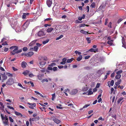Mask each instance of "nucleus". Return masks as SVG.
I'll return each instance as SVG.
<instances>
[{
  "label": "nucleus",
  "instance_id": "nucleus-51",
  "mask_svg": "<svg viewBox=\"0 0 126 126\" xmlns=\"http://www.w3.org/2000/svg\"><path fill=\"white\" fill-rule=\"evenodd\" d=\"M47 69L50 70H53V68L51 67H48L47 68Z\"/></svg>",
  "mask_w": 126,
  "mask_h": 126
},
{
  "label": "nucleus",
  "instance_id": "nucleus-29",
  "mask_svg": "<svg viewBox=\"0 0 126 126\" xmlns=\"http://www.w3.org/2000/svg\"><path fill=\"white\" fill-rule=\"evenodd\" d=\"M95 3L94 2H93L91 5V7L92 8H95Z\"/></svg>",
  "mask_w": 126,
  "mask_h": 126
},
{
  "label": "nucleus",
  "instance_id": "nucleus-39",
  "mask_svg": "<svg viewBox=\"0 0 126 126\" xmlns=\"http://www.w3.org/2000/svg\"><path fill=\"white\" fill-rule=\"evenodd\" d=\"M28 48L27 47H25L23 48V50L24 51H26L28 50Z\"/></svg>",
  "mask_w": 126,
  "mask_h": 126
},
{
  "label": "nucleus",
  "instance_id": "nucleus-15",
  "mask_svg": "<svg viewBox=\"0 0 126 126\" xmlns=\"http://www.w3.org/2000/svg\"><path fill=\"white\" fill-rule=\"evenodd\" d=\"M67 60L66 58H64L62 60V62H60V64H61L63 65L65 64L66 63V62Z\"/></svg>",
  "mask_w": 126,
  "mask_h": 126
},
{
  "label": "nucleus",
  "instance_id": "nucleus-12",
  "mask_svg": "<svg viewBox=\"0 0 126 126\" xmlns=\"http://www.w3.org/2000/svg\"><path fill=\"white\" fill-rule=\"evenodd\" d=\"M90 105L89 104H87L84 106L82 108H81L79 109V110L80 111L83 110V111H84L85 110V108H87Z\"/></svg>",
  "mask_w": 126,
  "mask_h": 126
},
{
  "label": "nucleus",
  "instance_id": "nucleus-60",
  "mask_svg": "<svg viewBox=\"0 0 126 126\" xmlns=\"http://www.w3.org/2000/svg\"><path fill=\"white\" fill-rule=\"evenodd\" d=\"M100 83H97L96 84V88H98L100 86Z\"/></svg>",
  "mask_w": 126,
  "mask_h": 126
},
{
  "label": "nucleus",
  "instance_id": "nucleus-24",
  "mask_svg": "<svg viewBox=\"0 0 126 126\" xmlns=\"http://www.w3.org/2000/svg\"><path fill=\"white\" fill-rule=\"evenodd\" d=\"M31 20H28L24 24V26H25V25H26V26H28L29 24L30 23V22L31 21Z\"/></svg>",
  "mask_w": 126,
  "mask_h": 126
},
{
  "label": "nucleus",
  "instance_id": "nucleus-5",
  "mask_svg": "<svg viewBox=\"0 0 126 126\" xmlns=\"http://www.w3.org/2000/svg\"><path fill=\"white\" fill-rule=\"evenodd\" d=\"M33 54V52L31 51L29 52L28 53L22 54V55L24 54L25 56L27 57H31Z\"/></svg>",
  "mask_w": 126,
  "mask_h": 126
},
{
  "label": "nucleus",
  "instance_id": "nucleus-26",
  "mask_svg": "<svg viewBox=\"0 0 126 126\" xmlns=\"http://www.w3.org/2000/svg\"><path fill=\"white\" fill-rule=\"evenodd\" d=\"M121 77V75L120 74H117V75L115 76V78L117 79H119Z\"/></svg>",
  "mask_w": 126,
  "mask_h": 126
},
{
  "label": "nucleus",
  "instance_id": "nucleus-37",
  "mask_svg": "<svg viewBox=\"0 0 126 126\" xmlns=\"http://www.w3.org/2000/svg\"><path fill=\"white\" fill-rule=\"evenodd\" d=\"M74 52L76 54H78L79 55H80L81 54L80 52H79L77 50L75 51Z\"/></svg>",
  "mask_w": 126,
  "mask_h": 126
},
{
  "label": "nucleus",
  "instance_id": "nucleus-47",
  "mask_svg": "<svg viewBox=\"0 0 126 126\" xmlns=\"http://www.w3.org/2000/svg\"><path fill=\"white\" fill-rule=\"evenodd\" d=\"M36 119H37V120H38L39 119V118L35 117L34 118H33L32 119V121H36Z\"/></svg>",
  "mask_w": 126,
  "mask_h": 126
},
{
  "label": "nucleus",
  "instance_id": "nucleus-53",
  "mask_svg": "<svg viewBox=\"0 0 126 126\" xmlns=\"http://www.w3.org/2000/svg\"><path fill=\"white\" fill-rule=\"evenodd\" d=\"M43 76L42 75H41L40 76H38V79L39 80H41L42 78V77H43Z\"/></svg>",
  "mask_w": 126,
  "mask_h": 126
},
{
  "label": "nucleus",
  "instance_id": "nucleus-45",
  "mask_svg": "<svg viewBox=\"0 0 126 126\" xmlns=\"http://www.w3.org/2000/svg\"><path fill=\"white\" fill-rule=\"evenodd\" d=\"M9 119L10 121L11 122H14V120L11 117H9Z\"/></svg>",
  "mask_w": 126,
  "mask_h": 126
},
{
  "label": "nucleus",
  "instance_id": "nucleus-7",
  "mask_svg": "<svg viewBox=\"0 0 126 126\" xmlns=\"http://www.w3.org/2000/svg\"><path fill=\"white\" fill-rule=\"evenodd\" d=\"M27 104L31 106H29V107L30 108L32 109H33V107H35L36 106V104L34 103L32 104L28 102L27 103Z\"/></svg>",
  "mask_w": 126,
  "mask_h": 126
},
{
  "label": "nucleus",
  "instance_id": "nucleus-34",
  "mask_svg": "<svg viewBox=\"0 0 126 126\" xmlns=\"http://www.w3.org/2000/svg\"><path fill=\"white\" fill-rule=\"evenodd\" d=\"M90 38L87 37L86 38V40L87 41L88 43H91V40H90Z\"/></svg>",
  "mask_w": 126,
  "mask_h": 126
},
{
  "label": "nucleus",
  "instance_id": "nucleus-8",
  "mask_svg": "<svg viewBox=\"0 0 126 126\" xmlns=\"http://www.w3.org/2000/svg\"><path fill=\"white\" fill-rule=\"evenodd\" d=\"M38 35L41 37L45 35L44 32L43 31H40L38 32L37 34Z\"/></svg>",
  "mask_w": 126,
  "mask_h": 126
},
{
  "label": "nucleus",
  "instance_id": "nucleus-2",
  "mask_svg": "<svg viewBox=\"0 0 126 126\" xmlns=\"http://www.w3.org/2000/svg\"><path fill=\"white\" fill-rule=\"evenodd\" d=\"M14 82L13 79L12 78H10L8 79L7 81L6 82V84L7 85H11Z\"/></svg>",
  "mask_w": 126,
  "mask_h": 126
},
{
  "label": "nucleus",
  "instance_id": "nucleus-14",
  "mask_svg": "<svg viewBox=\"0 0 126 126\" xmlns=\"http://www.w3.org/2000/svg\"><path fill=\"white\" fill-rule=\"evenodd\" d=\"M122 42L123 44L122 47L126 48V44L124 41V38H123L122 39Z\"/></svg>",
  "mask_w": 126,
  "mask_h": 126
},
{
  "label": "nucleus",
  "instance_id": "nucleus-27",
  "mask_svg": "<svg viewBox=\"0 0 126 126\" xmlns=\"http://www.w3.org/2000/svg\"><path fill=\"white\" fill-rule=\"evenodd\" d=\"M121 82V80H118L117 82L115 83V84L116 85L118 86V85L120 84Z\"/></svg>",
  "mask_w": 126,
  "mask_h": 126
},
{
  "label": "nucleus",
  "instance_id": "nucleus-18",
  "mask_svg": "<svg viewBox=\"0 0 126 126\" xmlns=\"http://www.w3.org/2000/svg\"><path fill=\"white\" fill-rule=\"evenodd\" d=\"M54 29V28H50L47 29V32H51Z\"/></svg>",
  "mask_w": 126,
  "mask_h": 126
},
{
  "label": "nucleus",
  "instance_id": "nucleus-61",
  "mask_svg": "<svg viewBox=\"0 0 126 126\" xmlns=\"http://www.w3.org/2000/svg\"><path fill=\"white\" fill-rule=\"evenodd\" d=\"M1 117L2 120H3V119L5 118V117H4L2 114L1 113Z\"/></svg>",
  "mask_w": 126,
  "mask_h": 126
},
{
  "label": "nucleus",
  "instance_id": "nucleus-56",
  "mask_svg": "<svg viewBox=\"0 0 126 126\" xmlns=\"http://www.w3.org/2000/svg\"><path fill=\"white\" fill-rule=\"evenodd\" d=\"M2 45H8V44L7 43L6 41L4 43H3Z\"/></svg>",
  "mask_w": 126,
  "mask_h": 126
},
{
  "label": "nucleus",
  "instance_id": "nucleus-36",
  "mask_svg": "<svg viewBox=\"0 0 126 126\" xmlns=\"http://www.w3.org/2000/svg\"><path fill=\"white\" fill-rule=\"evenodd\" d=\"M45 81L47 82L48 81V80L47 79H43L41 81V82L42 83H43Z\"/></svg>",
  "mask_w": 126,
  "mask_h": 126
},
{
  "label": "nucleus",
  "instance_id": "nucleus-23",
  "mask_svg": "<svg viewBox=\"0 0 126 126\" xmlns=\"http://www.w3.org/2000/svg\"><path fill=\"white\" fill-rule=\"evenodd\" d=\"M82 58V56L81 55H80L79 57L76 59V60L78 61H80Z\"/></svg>",
  "mask_w": 126,
  "mask_h": 126
},
{
  "label": "nucleus",
  "instance_id": "nucleus-44",
  "mask_svg": "<svg viewBox=\"0 0 126 126\" xmlns=\"http://www.w3.org/2000/svg\"><path fill=\"white\" fill-rule=\"evenodd\" d=\"M16 46H13L11 47L10 48L11 49H14L15 48H16Z\"/></svg>",
  "mask_w": 126,
  "mask_h": 126
},
{
  "label": "nucleus",
  "instance_id": "nucleus-28",
  "mask_svg": "<svg viewBox=\"0 0 126 126\" xmlns=\"http://www.w3.org/2000/svg\"><path fill=\"white\" fill-rule=\"evenodd\" d=\"M124 98L123 97H120L117 101L118 104L121 101L124 99Z\"/></svg>",
  "mask_w": 126,
  "mask_h": 126
},
{
  "label": "nucleus",
  "instance_id": "nucleus-22",
  "mask_svg": "<svg viewBox=\"0 0 126 126\" xmlns=\"http://www.w3.org/2000/svg\"><path fill=\"white\" fill-rule=\"evenodd\" d=\"M113 41L112 40H110L108 41L107 43L108 44L111 45H112L113 44Z\"/></svg>",
  "mask_w": 126,
  "mask_h": 126
},
{
  "label": "nucleus",
  "instance_id": "nucleus-4",
  "mask_svg": "<svg viewBox=\"0 0 126 126\" xmlns=\"http://www.w3.org/2000/svg\"><path fill=\"white\" fill-rule=\"evenodd\" d=\"M18 47H16L15 48L13 51H12L11 52V54L12 55H14L16 53H18L17 50L18 49Z\"/></svg>",
  "mask_w": 126,
  "mask_h": 126
},
{
  "label": "nucleus",
  "instance_id": "nucleus-58",
  "mask_svg": "<svg viewBox=\"0 0 126 126\" xmlns=\"http://www.w3.org/2000/svg\"><path fill=\"white\" fill-rule=\"evenodd\" d=\"M90 57V56L89 55H88L87 56H86L85 57V59H88Z\"/></svg>",
  "mask_w": 126,
  "mask_h": 126
},
{
  "label": "nucleus",
  "instance_id": "nucleus-33",
  "mask_svg": "<svg viewBox=\"0 0 126 126\" xmlns=\"http://www.w3.org/2000/svg\"><path fill=\"white\" fill-rule=\"evenodd\" d=\"M63 37V36L62 35H60L59 37H57L56 39V40H58L59 39H61Z\"/></svg>",
  "mask_w": 126,
  "mask_h": 126
},
{
  "label": "nucleus",
  "instance_id": "nucleus-10",
  "mask_svg": "<svg viewBox=\"0 0 126 126\" xmlns=\"http://www.w3.org/2000/svg\"><path fill=\"white\" fill-rule=\"evenodd\" d=\"M108 84L109 87H110V86H112L113 85L114 83V81L113 80H112L110 82V81H108Z\"/></svg>",
  "mask_w": 126,
  "mask_h": 126
},
{
  "label": "nucleus",
  "instance_id": "nucleus-63",
  "mask_svg": "<svg viewBox=\"0 0 126 126\" xmlns=\"http://www.w3.org/2000/svg\"><path fill=\"white\" fill-rule=\"evenodd\" d=\"M36 45L38 47H40L42 45V44H40L39 43H37Z\"/></svg>",
  "mask_w": 126,
  "mask_h": 126
},
{
  "label": "nucleus",
  "instance_id": "nucleus-30",
  "mask_svg": "<svg viewBox=\"0 0 126 126\" xmlns=\"http://www.w3.org/2000/svg\"><path fill=\"white\" fill-rule=\"evenodd\" d=\"M52 101H54V99L55 97V93H54L52 95Z\"/></svg>",
  "mask_w": 126,
  "mask_h": 126
},
{
  "label": "nucleus",
  "instance_id": "nucleus-57",
  "mask_svg": "<svg viewBox=\"0 0 126 126\" xmlns=\"http://www.w3.org/2000/svg\"><path fill=\"white\" fill-rule=\"evenodd\" d=\"M86 9L87 10V12H89V6H87L86 7Z\"/></svg>",
  "mask_w": 126,
  "mask_h": 126
},
{
  "label": "nucleus",
  "instance_id": "nucleus-3",
  "mask_svg": "<svg viewBox=\"0 0 126 126\" xmlns=\"http://www.w3.org/2000/svg\"><path fill=\"white\" fill-rule=\"evenodd\" d=\"M3 123L5 125H8V118L7 116L5 115V118L3 119Z\"/></svg>",
  "mask_w": 126,
  "mask_h": 126
},
{
  "label": "nucleus",
  "instance_id": "nucleus-31",
  "mask_svg": "<svg viewBox=\"0 0 126 126\" xmlns=\"http://www.w3.org/2000/svg\"><path fill=\"white\" fill-rule=\"evenodd\" d=\"M49 41V40L47 39L45 41H44L43 42V44H45L47 43Z\"/></svg>",
  "mask_w": 126,
  "mask_h": 126
},
{
  "label": "nucleus",
  "instance_id": "nucleus-59",
  "mask_svg": "<svg viewBox=\"0 0 126 126\" xmlns=\"http://www.w3.org/2000/svg\"><path fill=\"white\" fill-rule=\"evenodd\" d=\"M8 50V48H6V47H5L4 48V51L5 52H7Z\"/></svg>",
  "mask_w": 126,
  "mask_h": 126
},
{
  "label": "nucleus",
  "instance_id": "nucleus-40",
  "mask_svg": "<svg viewBox=\"0 0 126 126\" xmlns=\"http://www.w3.org/2000/svg\"><path fill=\"white\" fill-rule=\"evenodd\" d=\"M26 17V13H24L22 16V18L23 19H25Z\"/></svg>",
  "mask_w": 126,
  "mask_h": 126
},
{
  "label": "nucleus",
  "instance_id": "nucleus-43",
  "mask_svg": "<svg viewBox=\"0 0 126 126\" xmlns=\"http://www.w3.org/2000/svg\"><path fill=\"white\" fill-rule=\"evenodd\" d=\"M6 75H7L9 77H12V75L10 73H6Z\"/></svg>",
  "mask_w": 126,
  "mask_h": 126
},
{
  "label": "nucleus",
  "instance_id": "nucleus-21",
  "mask_svg": "<svg viewBox=\"0 0 126 126\" xmlns=\"http://www.w3.org/2000/svg\"><path fill=\"white\" fill-rule=\"evenodd\" d=\"M30 72L29 71L27 70H26L25 71L23 72L22 74H24L26 76V75H27Z\"/></svg>",
  "mask_w": 126,
  "mask_h": 126
},
{
  "label": "nucleus",
  "instance_id": "nucleus-52",
  "mask_svg": "<svg viewBox=\"0 0 126 126\" xmlns=\"http://www.w3.org/2000/svg\"><path fill=\"white\" fill-rule=\"evenodd\" d=\"M7 107L8 108H9V109H12L13 110H14V108H13V107H11L10 106H9V105L7 106Z\"/></svg>",
  "mask_w": 126,
  "mask_h": 126
},
{
  "label": "nucleus",
  "instance_id": "nucleus-46",
  "mask_svg": "<svg viewBox=\"0 0 126 126\" xmlns=\"http://www.w3.org/2000/svg\"><path fill=\"white\" fill-rule=\"evenodd\" d=\"M123 72V71L122 70H120V71H119L116 72L117 74H120L122 73Z\"/></svg>",
  "mask_w": 126,
  "mask_h": 126
},
{
  "label": "nucleus",
  "instance_id": "nucleus-9",
  "mask_svg": "<svg viewBox=\"0 0 126 126\" xmlns=\"http://www.w3.org/2000/svg\"><path fill=\"white\" fill-rule=\"evenodd\" d=\"M21 64L22 67L24 68L26 67L27 63L23 61L21 63Z\"/></svg>",
  "mask_w": 126,
  "mask_h": 126
},
{
  "label": "nucleus",
  "instance_id": "nucleus-17",
  "mask_svg": "<svg viewBox=\"0 0 126 126\" xmlns=\"http://www.w3.org/2000/svg\"><path fill=\"white\" fill-rule=\"evenodd\" d=\"M53 120L55 123L57 124H59L61 122V121L56 118L53 119Z\"/></svg>",
  "mask_w": 126,
  "mask_h": 126
},
{
  "label": "nucleus",
  "instance_id": "nucleus-48",
  "mask_svg": "<svg viewBox=\"0 0 126 126\" xmlns=\"http://www.w3.org/2000/svg\"><path fill=\"white\" fill-rule=\"evenodd\" d=\"M51 19H52V18H46V19H45L44 21H48L50 20Z\"/></svg>",
  "mask_w": 126,
  "mask_h": 126
},
{
  "label": "nucleus",
  "instance_id": "nucleus-20",
  "mask_svg": "<svg viewBox=\"0 0 126 126\" xmlns=\"http://www.w3.org/2000/svg\"><path fill=\"white\" fill-rule=\"evenodd\" d=\"M92 89H90L88 91V93L87 94L88 95H91L93 94V92L91 91Z\"/></svg>",
  "mask_w": 126,
  "mask_h": 126
},
{
  "label": "nucleus",
  "instance_id": "nucleus-6",
  "mask_svg": "<svg viewBox=\"0 0 126 126\" xmlns=\"http://www.w3.org/2000/svg\"><path fill=\"white\" fill-rule=\"evenodd\" d=\"M52 0H47V4L49 7H50L52 4Z\"/></svg>",
  "mask_w": 126,
  "mask_h": 126
},
{
  "label": "nucleus",
  "instance_id": "nucleus-41",
  "mask_svg": "<svg viewBox=\"0 0 126 126\" xmlns=\"http://www.w3.org/2000/svg\"><path fill=\"white\" fill-rule=\"evenodd\" d=\"M58 69V68L56 67H54L53 68V70L54 71L57 70Z\"/></svg>",
  "mask_w": 126,
  "mask_h": 126
},
{
  "label": "nucleus",
  "instance_id": "nucleus-64",
  "mask_svg": "<svg viewBox=\"0 0 126 126\" xmlns=\"http://www.w3.org/2000/svg\"><path fill=\"white\" fill-rule=\"evenodd\" d=\"M51 25L50 24H45L44 25V26L45 27H47V26H50Z\"/></svg>",
  "mask_w": 126,
  "mask_h": 126
},
{
  "label": "nucleus",
  "instance_id": "nucleus-49",
  "mask_svg": "<svg viewBox=\"0 0 126 126\" xmlns=\"http://www.w3.org/2000/svg\"><path fill=\"white\" fill-rule=\"evenodd\" d=\"M111 22H110L109 24L108 25V26L110 28H111Z\"/></svg>",
  "mask_w": 126,
  "mask_h": 126
},
{
  "label": "nucleus",
  "instance_id": "nucleus-62",
  "mask_svg": "<svg viewBox=\"0 0 126 126\" xmlns=\"http://www.w3.org/2000/svg\"><path fill=\"white\" fill-rule=\"evenodd\" d=\"M108 21V18H106L105 19V25H107V23Z\"/></svg>",
  "mask_w": 126,
  "mask_h": 126
},
{
  "label": "nucleus",
  "instance_id": "nucleus-35",
  "mask_svg": "<svg viewBox=\"0 0 126 126\" xmlns=\"http://www.w3.org/2000/svg\"><path fill=\"white\" fill-rule=\"evenodd\" d=\"M49 66L50 67H53L54 66H55L56 65V64L55 63H52L50 64L49 65Z\"/></svg>",
  "mask_w": 126,
  "mask_h": 126
},
{
  "label": "nucleus",
  "instance_id": "nucleus-54",
  "mask_svg": "<svg viewBox=\"0 0 126 126\" xmlns=\"http://www.w3.org/2000/svg\"><path fill=\"white\" fill-rule=\"evenodd\" d=\"M123 19L122 18H120L117 21V23L118 24Z\"/></svg>",
  "mask_w": 126,
  "mask_h": 126
},
{
  "label": "nucleus",
  "instance_id": "nucleus-50",
  "mask_svg": "<svg viewBox=\"0 0 126 126\" xmlns=\"http://www.w3.org/2000/svg\"><path fill=\"white\" fill-rule=\"evenodd\" d=\"M94 48H92L89 50V51L91 52H94Z\"/></svg>",
  "mask_w": 126,
  "mask_h": 126
},
{
  "label": "nucleus",
  "instance_id": "nucleus-13",
  "mask_svg": "<svg viewBox=\"0 0 126 126\" xmlns=\"http://www.w3.org/2000/svg\"><path fill=\"white\" fill-rule=\"evenodd\" d=\"M80 32L81 33L83 34H85V35H86L87 34H91L90 33H88V31L87 32L86 31H85L83 30H81L80 31Z\"/></svg>",
  "mask_w": 126,
  "mask_h": 126
},
{
  "label": "nucleus",
  "instance_id": "nucleus-42",
  "mask_svg": "<svg viewBox=\"0 0 126 126\" xmlns=\"http://www.w3.org/2000/svg\"><path fill=\"white\" fill-rule=\"evenodd\" d=\"M86 26V25L85 24H82L79 25V27L80 28L84 27Z\"/></svg>",
  "mask_w": 126,
  "mask_h": 126
},
{
  "label": "nucleus",
  "instance_id": "nucleus-16",
  "mask_svg": "<svg viewBox=\"0 0 126 126\" xmlns=\"http://www.w3.org/2000/svg\"><path fill=\"white\" fill-rule=\"evenodd\" d=\"M78 92V90L75 89H73L71 91V93L73 94H76Z\"/></svg>",
  "mask_w": 126,
  "mask_h": 126
},
{
  "label": "nucleus",
  "instance_id": "nucleus-25",
  "mask_svg": "<svg viewBox=\"0 0 126 126\" xmlns=\"http://www.w3.org/2000/svg\"><path fill=\"white\" fill-rule=\"evenodd\" d=\"M74 60V58H72L70 59H68L67 61V63H71Z\"/></svg>",
  "mask_w": 126,
  "mask_h": 126
},
{
  "label": "nucleus",
  "instance_id": "nucleus-1",
  "mask_svg": "<svg viewBox=\"0 0 126 126\" xmlns=\"http://www.w3.org/2000/svg\"><path fill=\"white\" fill-rule=\"evenodd\" d=\"M47 60V58L46 56H41L39 57L38 61L39 64L42 67L45 65L46 63V61Z\"/></svg>",
  "mask_w": 126,
  "mask_h": 126
},
{
  "label": "nucleus",
  "instance_id": "nucleus-19",
  "mask_svg": "<svg viewBox=\"0 0 126 126\" xmlns=\"http://www.w3.org/2000/svg\"><path fill=\"white\" fill-rule=\"evenodd\" d=\"M15 114L16 115L19 116L21 117H22L23 116L20 113L17 111L15 112Z\"/></svg>",
  "mask_w": 126,
  "mask_h": 126
},
{
  "label": "nucleus",
  "instance_id": "nucleus-55",
  "mask_svg": "<svg viewBox=\"0 0 126 126\" xmlns=\"http://www.w3.org/2000/svg\"><path fill=\"white\" fill-rule=\"evenodd\" d=\"M0 104L1 106L4 109V106L3 105V103L2 102H0Z\"/></svg>",
  "mask_w": 126,
  "mask_h": 126
},
{
  "label": "nucleus",
  "instance_id": "nucleus-11",
  "mask_svg": "<svg viewBox=\"0 0 126 126\" xmlns=\"http://www.w3.org/2000/svg\"><path fill=\"white\" fill-rule=\"evenodd\" d=\"M1 75L3 80H5L7 79V77L6 76L5 73H4L3 74H1Z\"/></svg>",
  "mask_w": 126,
  "mask_h": 126
},
{
  "label": "nucleus",
  "instance_id": "nucleus-32",
  "mask_svg": "<svg viewBox=\"0 0 126 126\" xmlns=\"http://www.w3.org/2000/svg\"><path fill=\"white\" fill-rule=\"evenodd\" d=\"M91 68V67L90 66H86L84 68V69L85 70H89Z\"/></svg>",
  "mask_w": 126,
  "mask_h": 126
},
{
  "label": "nucleus",
  "instance_id": "nucleus-38",
  "mask_svg": "<svg viewBox=\"0 0 126 126\" xmlns=\"http://www.w3.org/2000/svg\"><path fill=\"white\" fill-rule=\"evenodd\" d=\"M38 49V47L37 46H35L34 47V50L35 51H37V50Z\"/></svg>",
  "mask_w": 126,
  "mask_h": 126
}]
</instances>
